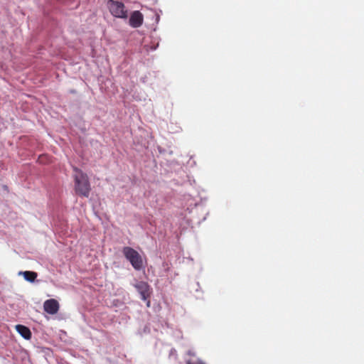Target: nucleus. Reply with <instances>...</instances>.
<instances>
[{
    "label": "nucleus",
    "instance_id": "1",
    "mask_svg": "<svg viewBox=\"0 0 364 364\" xmlns=\"http://www.w3.org/2000/svg\"><path fill=\"white\" fill-rule=\"evenodd\" d=\"M73 171L75 193L80 196L88 198L91 187L87 175L77 167H73Z\"/></svg>",
    "mask_w": 364,
    "mask_h": 364
},
{
    "label": "nucleus",
    "instance_id": "2",
    "mask_svg": "<svg viewBox=\"0 0 364 364\" xmlns=\"http://www.w3.org/2000/svg\"><path fill=\"white\" fill-rule=\"evenodd\" d=\"M122 252L135 269L140 270L142 268L143 260L136 250L130 247H125L123 248Z\"/></svg>",
    "mask_w": 364,
    "mask_h": 364
},
{
    "label": "nucleus",
    "instance_id": "3",
    "mask_svg": "<svg viewBox=\"0 0 364 364\" xmlns=\"http://www.w3.org/2000/svg\"><path fill=\"white\" fill-rule=\"evenodd\" d=\"M107 7L112 14L116 18H127L128 16L127 10L122 2L109 0L107 1Z\"/></svg>",
    "mask_w": 364,
    "mask_h": 364
},
{
    "label": "nucleus",
    "instance_id": "4",
    "mask_svg": "<svg viewBox=\"0 0 364 364\" xmlns=\"http://www.w3.org/2000/svg\"><path fill=\"white\" fill-rule=\"evenodd\" d=\"M44 311L49 314H55L59 310V304L57 300L50 299L43 304Z\"/></svg>",
    "mask_w": 364,
    "mask_h": 364
},
{
    "label": "nucleus",
    "instance_id": "5",
    "mask_svg": "<svg viewBox=\"0 0 364 364\" xmlns=\"http://www.w3.org/2000/svg\"><path fill=\"white\" fill-rule=\"evenodd\" d=\"M144 16L139 11H134L129 18V25L133 28H138L143 23Z\"/></svg>",
    "mask_w": 364,
    "mask_h": 364
},
{
    "label": "nucleus",
    "instance_id": "6",
    "mask_svg": "<svg viewBox=\"0 0 364 364\" xmlns=\"http://www.w3.org/2000/svg\"><path fill=\"white\" fill-rule=\"evenodd\" d=\"M136 289L141 294L142 300L146 301L149 297V286L146 282H139L135 285Z\"/></svg>",
    "mask_w": 364,
    "mask_h": 364
},
{
    "label": "nucleus",
    "instance_id": "7",
    "mask_svg": "<svg viewBox=\"0 0 364 364\" xmlns=\"http://www.w3.org/2000/svg\"><path fill=\"white\" fill-rule=\"evenodd\" d=\"M16 329L25 339L28 340L31 338V332L28 327L19 324L16 326Z\"/></svg>",
    "mask_w": 364,
    "mask_h": 364
},
{
    "label": "nucleus",
    "instance_id": "8",
    "mask_svg": "<svg viewBox=\"0 0 364 364\" xmlns=\"http://www.w3.org/2000/svg\"><path fill=\"white\" fill-rule=\"evenodd\" d=\"M20 274H23L24 279L30 282H33L37 278V273L31 271L21 272Z\"/></svg>",
    "mask_w": 364,
    "mask_h": 364
},
{
    "label": "nucleus",
    "instance_id": "9",
    "mask_svg": "<svg viewBox=\"0 0 364 364\" xmlns=\"http://www.w3.org/2000/svg\"><path fill=\"white\" fill-rule=\"evenodd\" d=\"M38 161H40V163H48L50 161L48 156L47 155L40 156L38 158Z\"/></svg>",
    "mask_w": 364,
    "mask_h": 364
},
{
    "label": "nucleus",
    "instance_id": "10",
    "mask_svg": "<svg viewBox=\"0 0 364 364\" xmlns=\"http://www.w3.org/2000/svg\"><path fill=\"white\" fill-rule=\"evenodd\" d=\"M186 364H205L202 360H196L195 361L191 360H187Z\"/></svg>",
    "mask_w": 364,
    "mask_h": 364
},
{
    "label": "nucleus",
    "instance_id": "11",
    "mask_svg": "<svg viewBox=\"0 0 364 364\" xmlns=\"http://www.w3.org/2000/svg\"><path fill=\"white\" fill-rule=\"evenodd\" d=\"M187 353H188V355H191V356L195 355V353L193 352H192L191 350H188Z\"/></svg>",
    "mask_w": 364,
    "mask_h": 364
},
{
    "label": "nucleus",
    "instance_id": "12",
    "mask_svg": "<svg viewBox=\"0 0 364 364\" xmlns=\"http://www.w3.org/2000/svg\"><path fill=\"white\" fill-rule=\"evenodd\" d=\"M149 305H150V301H148L147 306H149Z\"/></svg>",
    "mask_w": 364,
    "mask_h": 364
}]
</instances>
